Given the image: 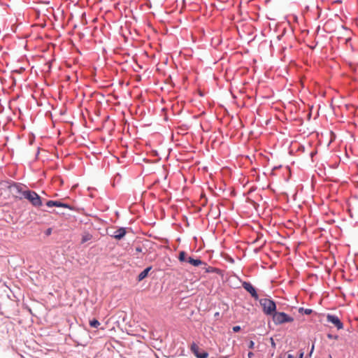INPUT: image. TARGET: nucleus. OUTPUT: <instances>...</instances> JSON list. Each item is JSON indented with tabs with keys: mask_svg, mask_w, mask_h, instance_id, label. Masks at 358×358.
<instances>
[{
	"mask_svg": "<svg viewBox=\"0 0 358 358\" xmlns=\"http://www.w3.org/2000/svg\"><path fill=\"white\" fill-rule=\"evenodd\" d=\"M92 238V234H90V233H85V234H83V236H82L81 243H86L87 241L91 240Z\"/></svg>",
	"mask_w": 358,
	"mask_h": 358,
	"instance_id": "nucleus-15",
	"label": "nucleus"
},
{
	"mask_svg": "<svg viewBox=\"0 0 358 358\" xmlns=\"http://www.w3.org/2000/svg\"><path fill=\"white\" fill-rule=\"evenodd\" d=\"M190 350L192 352V353L194 355V356L197 358V356L199 355V353L200 352V349L199 346L193 342L191 345Z\"/></svg>",
	"mask_w": 358,
	"mask_h": 358,
	"instance_id": "nucleus-11",
	"label": "nucleus"
},
{
	"mask_svg": "<svg viewBox=\"0 0 358 358\" xmlns=\"http://www.w3.org/2000/svg\"><path fill=\"white\" fill-rule=\"evenodd\" d=\"M327 320L328 322H330L332 324H334L337 328L338 330L343 329L344 327L343 323L340 320V318L336 315L328 313L327 315Z\"/></svg>",
	"mask_w": 358,
	"mask_h": 358,
	"instance_id": "nucleus-5",
	"label": "nucleus"
},
{
	"mask_svg": "<svg viewBox=\"0 0 358 358\" xmlns=\"http://www.w3.org/2000/svg\"><path fill=\"white\" fill-rule=\"evenodd\" d=\"M270 341H271V346H272L273 348H275V343L274 339L271 337V338H270Z\"/></svg>",
	"mask_w": 358,
	"mask_h": 358,
	"instance_id": "nucleus-26",
	"label": "nucleus"
},
{
	"mask_svg": "<svg viewBox=\"0 0 358 358\" xmlns=\"http://www.w3.org/2000/svg\"><path fill=\"white\" fill-rule=\"evenodd\" d=\"M199 95H200L201 96H203V94L202 92H200V93H199Z\"/></svg>",
	"mask_w": 358,
	"mask_h": 358,
	"instance_id": "nucleus-33",
	"label": "nucleus"
},
{
	"mask_svg": "<svg viewBox=\"0 0 358 358\" xmlns=\"http://www.w3.org/2000/svg\"><path fill=\"white\" fill-rule=\"evenodd\" d=\"M190 350L192 352V353L194 355V356L197 358V356L199 355V353L200 352V349L199 346L193 342L191 345Z\"/></svg>",
	"mask_w": 358,
	"mask_h": 358,
	"instance_id": "nucleus-12",
	"label": "nucleus"
},
{
	"mask_svg": "<svg viewBox=\"0 0 358 358\" xmlns=\"http://www.w3.org/2000/svg\"><path fill=\"white\" fill-rule=\"evenodd\" d=\"M51 233H52V229H51V228H48V229L45 230V234L46 236H49V235H50V234H51Z\"/></svg>",
	"mask_w": 358,
	"mask_h": 358,
	"instance_id": "nucleus-24",
	"label": "nucleus"
},
{
	"mask_svg": "<svg viewBox=\"0 0 358 358\" xmlns=\"http://www.w3.org/2000/svg\"><path fill=\"white\" fill-rule=\"evenodd\" d=\"M208 352L204 350H200V352L199 353V355L197 356V358H208Z\"/></svg>",
	"mask_w": 358,
	"mask_h": 358,
	"instance_id": "nucleus-17",
	"label": "nucleus"
},
{
	"mask_svg": "<svg viewBox=\"0 0 358 358\" xmlns=\"http://www.w3.org/2000/svg\"><path fill=\"white\" fill-rule=\"evenodd\" d=\"M279 358H281V357H279Z\"/></svg>",
	"mask_w": 358,
	"mask_h": 358,
	"instance_id": "nucleus-36",
	"label": "nucleus"
},
{
	"mask_svg": "<svg viewBox=\"0 0 358 358\" xmlns=\"http://www.w3.org/2000/svg\"><path fill=\"white\" fill-rule=\"evenodd\" d=\"M218 315H219V313H216L215 314V316H218Z\"/></svg>",
	"mask_w": 358,
	"mask_h": 358,
	"instance_id": "nucleus-34",
	"label": "nucleus"
},
{
	"mask_svg": "<svg viewBox=\"0 0 358 358\" xmlns=\"http://www.w3.org/2000/svg\"><path fill=\"white\" fill-rule=\"evenodd\" d=\"M259 301L262 310L266 315L272 317L277 311V305L273 299L271 298H264L259 299Z\"/></svg>",
	"mask_w": 358,
	"mask_h": 358,
	"instance_id": "nucleus-2",
	"label": "nucleus"
},
{
	"mask_svg": "<svg viewBox=\"0 0 358 358\" xmlns=\"http://www.w3.org/2000/svg\"><path fill=\"white\" fill-rule=\"evenodd\" d=\"M282 36H283V34L278 35V36H277L278 40V41L281 40V38H282Z\"/></svg>",
	"mask_w": 358,
	"mask_h": 358,
	"instance_id": "nucleus-29",
	"label": "nucleus"
},
{
	"mask_svg": "<svg viewBox=\"0 0 358 358\" xmlns=\"http://www.w3.org/2000/svg\"><path fill=\"white\" fill-rule=\"evenodd\" d=\"M280 166H274V167L273 168L272 171H274V170H275V169H278V168H279V167H280Z\"/></svg>",
	"mask_w": 358,
	"mask_h": 358,
	"instance_id": "nucleus-31",
	"label": "nucleus"
},
{
	"mask_svg": "<svg viewBox=\"0 0 358 358\" xmlns=\"http://www.w3.org/2000/svg\"><path fill=\"white\" fill-rule=\"evenodd\" d=\"M56 201L57 200H48L45 204L49 208L56 207Z\"/></svg>",
	"mask_w": 358,
	"mask_h": 358,
	"instance_id": "nucleus-19",
	"label": "nucleus"
},
{
	"mask_svg": "<svg viewBox=\"0 0 358 358\" xmlns=\"http://www.w3.org/2000/svg\"><path fill=\"white\" fill-rule=\"evenodd\" d=\"M242 287L250 294L255 300H259V294L257 289L252 285L251 282L248 281H242Z\"/></svg>",
	"mask_w": 358,
	"mask_h": 358,
	"instance_id": "nucleus-4",
	"label": "nucleus"
},
{
	"mask_svg": "<svg viewBox=\"0 0 358 358\" xmlns=\"http://www.w3.org/2000/svg\"><path fill=\"white\" fill-rule=\"evenodd\" d=\"M287 358H294V355H293L288 354V355H287Z\"/></svg>",
	"mask_w": 358,
	"mask_h": 358,
	"instance_id": "nucleus-30",
	"label": "nucleus"
},
{
	"mask_svg": "<svg viewBox=\"0 0 358 358\" xmlns=\"http://www.w3.org/2000/svg\"><path fill=\"white\" fill-rule=\"evenodd\" d=\"M56 207L64 208L69 209L71 210H74V207H73L72 206H71L69 203H64V202L61 201L60 200H57V201H56Z\"/></svg>",
	"mask_w": 358,
	"mask_h": 358,
	"instance_id": "nucleus-10",
	"label": "nucleus"
},
{
	"mask_svg": "<svg viewBox=\"0 0 358 358\" xmlns=\"http://www.w3.org/2000/svg\"><path fill=\"white\" fill-rule=\"evenodd\" d=\"M327 338L329 339L337 340L338 338V335H334V334H327Z\"/></svg>",
	"mask_w": 358,
	"mask_h": 358,
	"instance_id": "nucleus-20",
	"label": "nucleus"
},
{
	"mask_svg": "<svg viewBox=\"0 0 358 358\" xmlns=\"http://www.w3.org/2000/svg\"><path fill=\"white\" fill-rule=\"evenodd\" d=\"M127 228L126 227H120L116 231L113 232V234H110V236L117 241H120L126 236L127 232Z\"/></svg>",
	"mask_w": 358,
	"mask_h": 358,
	"instance_id": "nucleus-6",
	"label": "nucleus"
},
{
	"mask_svg": "<svg viewBox=\"0 0 358 358\" xmlns=\"http://www.w3.org/2000/svg\"><path fill=\"white\" fill-rule=\"evenodd\" d=\"M254 356V353L252 352H249L248 354V358H252Z\"/></svg>",
	"mask_w": 358,
	"mask_h": 358,
	"instance_id": "nucleus-28",
	"label": "nucleus"
},
{
	"mask_svg": "<svg viewBox=\"0 0 358 358\" xmlns=\"http://www.w3.org/2000/svg\"><path fill=\"white\" fill-rule=\"evenodd\" d=\"M100 322L98 320L93 318L90 320V326L92 328H98L100 326Z\"/></svg>",
	"mask_w": 358,
	"mask_h": 358,
	"instance_id": "nucleus-16",
	"label": "nucleus"
},
{
	"mask_svg": "<svg viewBox=\"0 0 358 358\" xmlns=\"http://www.w3.org/2000/svg\"><path fill=\"white\" fill-rule=\"evenodd\" d=\"M13 186L15 187L17 192L22 194L24 198L27 199L34 207L39 208L42 206V198L37 192L28 189L23 190L22 185L20 183L14 182Z\"/></svg>",
	"mask_w": 358,
	"mask_h": 358,
	"instance_id": "nucleus-1",
	"label": "nucleus"
},
{
	"mask_svg": "<svg viewBox=\"0 0 358 358\" xmlns=\"http://www.w3.org/2000/svg\"><path fill=\"white\" fill-rule=\"evenodd\" d=\"M135 251H136V253L142 252V251H143L142 247L141 245L136 246L135 248Z\"/></svg>",
	"mask_w": 358,
	"mask_h": 358,
	"instance_id": "nucleus-23",
	"label": "nucleus"
},
{
	"mask_svg": "<svg viewBox=\"0 0 358 358\" xmlns=\"http://www.w3.org/2000/svg\"><path fill=\"white\" fill-rule=\"evenodd\" d=\"M273 323L275 325H280L285 323H290L294 321V317L285 312L276 311L271 317Z\"/></svg>",
	"mask_w": 358,
	"mask_h": 358,
	"instance_id": "nucleus-3",
	"label": "nucleus"
},
{
	"mask_svg": "<svg viewBox=\"0 0 358 358\" xmlns=\"http://www.w3.org/2000/svg\"><path fill=\"white\" fill-rule=\"evenodd\" d=\"M317 154V150H314L310 152V156L311 158H313V157Z\"/></svg>",
	"mask_w": 358,
	"mask_h": 358,
	"instance_id": "nucleus-27",
	"label": "nucleus"
},
{
	"mask_svg": "<svg viewBox=\"0 0 358 358\" xmlns=\"http://www.w3.org/2000/svg\"><path fill=\"white\" fill-rule=\"evenodd\" d=\"M187 262L194 266H199L201 265L207 266V264L201 261L199 258H194L190 256L187 258Z\"/></svg>",
	"mask_w": 358,
	"mask_h": 358,
	"instance_id": "nucleus-7",
	"label": "nucleus"
},
{
	"mask_svg": "<svg viewBox=\"0 0 358 358\" xmlns=\"http://www.w3.org/2000/svg\"><path fill=\"white\" fill-rule=\"evenodd\" d=\"M152 266H149L148 267H146L144 270H143L137 276L136 278V280L138 281V282H141L143 280H144L145 278L148 277V274H149V272L152 270Z\"/></svg>",
	"mask_w": 358,
	"mask_h": 358,
	"instance_id": "nucleus-8",
	"label": "nucleus"
},
{
	"mask_svg": "<svg viewBox=\"0 0 358 358\" xmlns=\"http://www.w3.org/2000/svg\"><path fill=\"white\" fill-rule=\"evenodd\" d=\"M315 341L313 342L311 348H310L309 352L306 355L305 358H311L312 355L315 350Z\"/></svg>",
	"mask_w": 358,
	"mask_h": 358,
	"instance_id": "nucleus-18",
	"label": "nucleus"
},
{
	"mask_svg": "<svg viewBox=\"0 0 358 358\" xmlns=\"http://www.w3.org/2000/svg\"><path fill=\"white\" fill-rule=\"evenodd\" d=\"M304 356V351L303 350H301L299 353L298 358H303Z\"/></svg>",
	"mask_w": 358,
	"mask_h": 358,
	"instance_id": "nucleus-25",
	"label": "nucleus"
},
{
	"mask_svg": "<svg viewBox=\"0 0 358 358\" xmlns=\"http://www.w3.org/2000/svg\"><path fill=\"white\" fill-rule=\"evenodd\" d=\"M178 260L180 262H187V252L185 251L182 250L179 252Z\"/></svg>",
	"mask_w": 358,
	"mask_h": 358,
	"instance_id": "nucleus-13",
	"label": "nucleus"
},
{
	"mask_svg": "<svg viewBox=\"0 0 358 358\" xmlns=\"http://www.w3.org/2000/svg\"><path fill=\"white\" fill-rule=\"evenodd\" d=\"M38 154H39V148H38V151H37L36 155H38Z\"/></svg>",
	"mask_w": 358,
	"mask_h": 358,
	"instance_id": "nucleus-35",
	"label": "nucleus"
},
{
	"mask_svg": "<svg viewBox=\"0 0 358 358\" xmlns=\"http://www.w3.org/2000/svg\"><path fill=\"white\" fill-rule=\"evenodd\" d=\"M298 312L300 313V314H305V315H310L311 313H313V310L311 309V308H305L303 307H300L299 309H298Z\"/></svg>",
	"mask_w": 358,
	"mask_h": 358,
	"instance_id": "nucleus-14",
	"label": "nucleus"
},
{
	"mask_svg": "<svg viewBox=\"0 0 358 358\" xmlns=\"http://www.w3.org/2000/svg\"><path fill=\"white\" fill-rule=\"evenodd\" d=\"M232 330L234 333H238L241 330V327L239 325L234 326Z\"/></svg>",
	"mask_w": 358,
	"mask_h": 358,
	"instance_id": "nucleus-21",
	"label": "nucleus"
},
{
	"mask_svg": "<svg viewBox=\"0 0 358 358\" xmlns=\"http://www.w3.org/2000/svg\"><path fill=\"white\" fill-rule=\"evenodd\" d=\"M255 343L253 341H250L248 343V348L253 349L255 348Z\"/></svg>",
	"mask_w": 358,
	"mask_h": 358,
	"instance_id": "nucleus-22",
	"label": "nucleus"
},
{
	"mask_svg": "<svg viewBox=\"0 0 358 358\" xmlns=\"http://www.w3.org/2000/svg\"><path fill=\"white\" fill-rule=\"evenodd\" d=\"M206 273H217L218 275H221L222 273V271L220 268L213 267V266H206L204 268Z\"/></svg>",
	"mask_w": 358,
	"mask_h": 358,
	"instance_id": "nucleus-9",
	"label": "nucleus"
},
{
	"mask_svg": "<svg viewBox=\"0 0 358 358\" xmlns=\"http://www.w3.org/2000/svg\"><path fill=\"white\" fill-rule=\"evenodd\" d=\"M327 358H332L331 355L329 354L328 356H327Z\"/></svg>",
	"mask_w": 358,
	"mask_h": 358,
	"instance_id": "nucleus-32",
	"label": "nucleus"
}]
</instances>
